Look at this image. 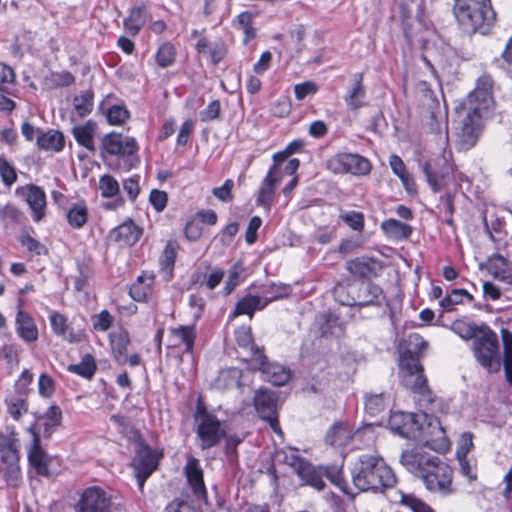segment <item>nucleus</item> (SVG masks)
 <instances>
[{"label": "nucleus", "instance_id": "nucleus-20", "mask_svg": "<svg viewBox=\"0 0 512 512\" xmlns=\"http://www.w3.org/2000/svg\"><path fill=\"white\" fill-rule=\"evenodd\" d=\"M346 268L351 274L355 276L361 278H371L376 277L379 274L383 268V265L379 260L367 256H362L348 261Z\"/></svg>", "mask_w": 512, "mask_h": 512}, {"label": "nucleus", "instance_id": "nucleus-60", "mask_svg": "<svg viewBox=\"0 0 512 512\" xmlns=\"http://www.w3.org/2000/svg\"><path fill=\"white\" fill-rule=\"evenodd\" d=\"M0 176L7 186H11L17 180L15 168L5 158H0Z\"/></svg>", "mask_w": 512, "mask_h": 512}, {"label": "nucleus", "instance_id": "nucleus-13", "mask_svg": "<svg viewBox=\"0 0 512 512\" xmlns=\"http://www.w3.org/2000/svg\"><path fill=\"white\" fill-rule=\"evenodd\" d=\"M487 117L486 115H480V113L467 111L456 134L460 149L468 150L476 144L482 129L483 119Z\"/></svg>", "mask_w": 512, "mask_h": 512}, {"label": "nucleus", "instance_id": "nucleus-25", "mask_svg": "<svg viewBox=\"0 0 512 512\" xmlns=\"http://www.w3.org/2000/svg\"><path fill=\"white\" fill-rule=\"evenodd\" d=\"M4 464L2 471L8 485L18 487L21 483V471L18 452H5L1 456Z\"/></svg>", "mask_w": 512, "mask_h": 512}, {"label": "nucleus", "instance_id": "nucleus-36", "mask_svg": "<svg viewBox=\"0 0 512 512\" xmlns=\"http://www.w3.org/2000/svg\"><path fill=\"white\" fill-rule=\"evenodd\" d=\"M351 439V429L343 423L334 424L326 435V442L334 447L346 446Z\"/></svg>", "mask_w": 512, "mask_h": 512}, {"label": "nucleus", "instance_id": "nucleus-31", "mask_svg": "<svg viewBox=\"0 0 512 512\" xmlns=\"http://www.w3.org/2000/svg\"><path fill=\"white\" fill-rule=\"evenodd\" d=\"M489 271L495 279L508 287L512 286V270L503 256L495 255L489 260Z\"/></svg>", "mask_w": 512, "mask_h": 512}, {"label": "nucleus", "instance_id": "nucleus-5", "mask_svg": "<svg viewBox=\"0 0 512 512\" xmlns=\"http://www.w3.org/2000/svg\"><path fill=\"white\" fill-rule=\"evenodd\" d=\"M194 420L198 446L202 450L215 447L225 436V429L220 420L212 413L206 411L204 407H197Z\"/></svg>", "mask_w": 512, "mask_h": 512}, {"label": "nucleus", "instance_id": "nucleus-26", "mask_svg": "<svg viewBox=\"0 0 512 512\" xmlns=\"http://www.w3.org/2000/svg\"><path fill=\"white\" fill-rule=\"evenodd\" d=\"M363 79L362 73L354 74L352 86L345 96V103L351 110H358L365 105L366 89Z\"/></svg>", "mask_w": 512, "mask_h": 512}, {"label": "nucleus", "instance_id": "nucleus-40", "mask_svg": "<svg viewBox=\"0 0 512 512\" xmlns=\"http://www.w3.org/2000/svg\"><path fill=\"white\" fill-rule=\"evenodd\" d=\"M68 224L75 229L82 228L88 221V209L84 203H74L66 210Z\"/></svg>", "mask_w": 512, "mask_h": 512}, {"label": "nucleus", "instance_id": "nucleus-44", "mask_svg": "<svg viewBox=\"0 0 512 512\" xmlns=\"http://www.w3.org/2000/svg\"><path fill=\"white\" fill-rule=\"evenodd\" d=\"M502 341L504 347L503 365L505 378L509 384H512V333L503 329Z\"/></svg>", "mask_w": 512, "mask_h": 512}, {"label": "nucleus", "instance_id": "nucleus-42", "mask_svg": "<svg viewBox=\"0 0 512 512\" xmlns=\"http://www.w3.org/2000/svg\"><path fill=\"white\" fill-rule=\"evenodd\" d=\"M153 278H144L139 276L137 281L130 287V296L138 302H145L152 294Z\"/></svg>", "mask_w": 512, "mask_h": 512}, {"label": "nucleus", "instance_id": "nucleus-30", "mask_svg": "<svg viewBox=\"0 0 512 512\" xmlns=\"http://www.w3.org/2000/svg\"><path fill=\"white\" fill-rule=\"evenodd\" d=\"M65 139L61 132L57 130L39 131L37 136V146L46 151L59 152L64 148Z\"/></svg>", "mask_w": 512, "mask_h": 512}, {"label": "nucleus", "instance_id": "nucleus-50", "mask_svg": "<svg viewBox=\"0 0 512 512\" xmlns=\"http://www.w3.org/2000/svg\"><path fill=\"white\" fill-rule=\"evenodd\" d=\"M452 331L464 340L472 339L475 340L482 327H478L474 324L467 323L462 320L454 321L451 326Z\"/></svg>", "mask_w": 512, "mask_h": 512}, {"label": "nucleus", "instance_id": "nucleus-7", "mask_svg": "<svg viewBox=\"0 0 512 512\" xmlns=\"http://www.w3.org/2000/svg\"><path fill=\"white\" fill-rule=\"evenodd\" d=\"M74 509L75 512H116L111 495L99 486L84 489Z\"/></svg>", "mask_w": 512, "mask_h": 512}, {"label": "nucleus", "instance_id": "nucleus-17", "mask_svg": "<svg viewBox=\"0 0 512 512\" xmlns=\"http://www.w3.org/2000/svg\"><path fill=\"white\" fill-rule=\"evenodd\" d=\"M102 148L110 155L129 157L137 152L138 145L132 137H123L118 133H110L103 137Z\"/></svg>", "mask_w": 512, "mask_h": 512}, {"label": "nucleus", "instance_id": "nucleus-1", "mask_svg": "<svg viewBox=\"0 0 512 512\" xmlns=\"http://www.w3.org/2000/svg\"><path fill=\"white\" fill-rule=\"evenodd\" d=\"M351 476L354 486L362 492H384L396 483V476L377 454H362L355 461Z\"/></svg>", "mask_w": 512, "mask_h": 512}, {"label": "nucleus", "instance_id": "nucleus-28", "mask_svg": "<svg viewBox=\"0 0 512 512\" xmlns=\"http://www.w3.org/2000/svg\"><path fill=\"white\" fill-rule=\"evenodd\" d=\"M28 461L31 467L36 470L37 474L44 477L51 476L52 473L48 468L51 462V458L43 450L40 444L31 445L30 449L28 450Z\"/></svg>", "mask_w": 512, "mask_h": 512}, {"label": "nucleus", "instance_id": "nucleus-23", "mask_svg": "<svg viewBox=\"0 0 512 512\" xmlns=\"http://www.w3.org/2000/svg\"><path fill=\"white\" fill-rule=\"evenodd\" d=\"M170 341L174 347L184 346L186 353H193L196 339L195 325H180L169 329Z\"/></svg>", "mask_w": 512, "mask_h": 512}, {"label": "nucleus", "instance_id": "nucleus-21", "mask_svg": "<svg viewBox=\"0 0 512 512\" xmlns=\"http://www.w3.org/2000/svg\"><path fill=\"white\" fill-rule=\"evenodd\" d=\"M141 235L142 229L129 220L114 228L110 232L109 238L121 246H132L140 239Z\"/></svg>", "mask_w": 512, "mask_h": 512}, {"label": "nucleus", "instance_id": "nucleus-12", "mask_svg": "<svg viewBox=\"0 0 512 512\" xmlns=\"http://www.w3.org/2000/svg\"><path fill=\"white\" fill-rule=\"evenodd\" d=\"M254 361L251 363L254 369L261 371L263 379L274 386H283L291 378L290 369L278 363H271L264 352H255Z\"/></svg>", "mask_w": 512, "mask_h": 512}, {"label": "nucleus", "instance_id": "nucleus-10", "mask_svg": "<svg viewBox=\"0 0 512 512\" xmlns=\"http://www.w3.org/2000/svg\"><path fill=\"white\" fill-rule=\"evenodd\" d=\"M328 168L336 174L367 175L371 171V164L359 154L340 153L328 161Z\"/></svg>", "mask_w": 512, "mask_h": 512}, {"label": "nucleus", "instance_id": "nucleus-58", "mask_svg": "<svg viewBox=\"0 0 512 512\" xmlns=\"http://www.w3.org/2000/svg\"><path fill=\"white\" fill-rule=\"evenodd\" d=\"M401 368L405 374L423 372L419 357L405 352L401 357Z\"/></svg>", "mask_w": 512, "mask_h": 512}, {"label": "nucleus", "instance_id": "nucleus-59", "mask_svg": "<svg viewBox=\"0 0 512 512\" xmlns=\"http://www.w3.org/2000/svg\"><path fill=\"white\" fill-rule=\"evenodd\" d=\"M428 343L417 333H412L408 337L407 353L420 356L427 348Z\"/></svg>", "mask_w": 512, "mask_h": 512}, {"label": "nucleus", "instance_id": "nucleus-34", "mask_svg": "<svg viewBox=\"0 0 512 512\" xmlns=\"http://www.w3.org/2000/svg\"><path fill=\"white\" fill-rule=\"evenodd\" d=\"M404 385L411 389L413 392L426 397L428 402H431V391L427 385V380L423 375V372L404 374L403 375Z\"/></svg>", "mask_w": 512, "mask_h": 512}, {"label": "nucleus", "instance_id": "nucleus-62", "mask_svg": "<svg viewBox=\"0 0 512 512\" xmlns=\"http://www.w3.org/2000/svg\"><path fill=\"white\" fill-rule=\"evenodd\" d=\"M114 317L107 310H102L99 314L92 317L93 328L97 331H107L112 323Z\"/></svg>", "mask_w": 512, "mask_h": 512}, {"label": "nucleus", "instance_id": "nucleus-39", "mask_svg": "<svg viewBox=\"0 0 512 512\" xmlns=\"http://www.w3.org/2000/svg\"><path fill=\"white\" fill-rule=\"evenodd\" d=\"M382 230L396 240L407 239L412 233V227L396 219H387L381 224Z\"/></svg>", "mask_w": 512, "mask_h": 512}, {"label": "nucleus", "instance_id": "nucleus-64", "mask_svg": "<svg viewBox=\"0 0 512 512\" xmlns=\"http://www.w3.org/2000/svg\"><path fill=\"white\" fill-rule=\"evenodd\" d=\"M318 91V86L313 81H305L294 86V93L297 100L302 101L308 95L315 94Z\"/></svg>", "mask_w": 512, "mask_h": 512}, {"label": "nucleus", "instance_id": "nucleus-4", "mask_svg": "<svg viewBox=\"0 0 512 512\" xmlns=\"http://www.w3.org/2000/svg\"><path fill=\"white\" fill-rule=\"evenodd\" d=\"M335 296L341 304L347 306H380L383 291L374 283L362 281L352 283L347 288L336 287Z\"/></svg>", "mask_w": 512, "mask_h": 512}, {"label": "nucleus", "instance_id": "nucleus-15", "mask_svg": "<svg viewBox=\"0 0 512 512\" xmlns=\"http://www.w3.org/2000/svg\"><path fill=\"white\" fill-rule=\"evenodd\" d=\"M388 424L394 433L403 438L415 440L420 437L421 424L413 413L393 412L389 417Z\"/></svg>", "mask_w": 512, "mask_h": 512}, {"label": "nucleus", "instance_id": "nucleus-53", "mask_svg": "<svg viewBox=\"0 0 512 512\" xmlns=\"http://www.w3.org/2000/svg\"><path fill=\"white\" fill-rule=\"evenodd\" d=\"M105 115L111 125H121L130 117L129 111L123 105H112L107 108Z\"/></svg>", "mask_w": 512, "mask_h": 512}, {"label": "nucleus", "instance_id": "nucleus-33", "mask_svg": "<svg viewBox=\"0 0 512 512\" xmlns=\"http://www.w3.org/2000/svg\"><path fill=\"white\" fill-rule=\"evenodd\" d=\"M95 128L96 124L94 122L88 121L84 125H77L72 129L73 136L77 143L91 152L95 151Z\"/></svg>", "mask_w": 512, "mask_h": 512}, {"label": "nucleus", "instance_id": "nucleus-56", "mask_svg": "<svg viewBox=\"0 0 512 512\" xmlns=\"http://www.w3.org/2000/svg\"><path fill=\"white\" fill-rule=\"evenodd\" d=\"M99 190L102 197L111 198L118 194L119 184L112 176L103 175L99 180Z\"/></svg>", "mask_w": 512, "mask_h": 512}, {"label": "nucleus", "instance_id": "nucleus-37", "mask_svg": "<svg viewBox=\"0 0 512 512\" xmlns=\"http://www.w3.org/2000/svg\"><path fill=\"white\" fill-rule=\"evenodd\" d=\"M260 293L262 302L266 307L272 301L288 297L291 293V288L286 284L272 282L268 285H263Z\"/></svg>", "mask_w": 512, "mask_h": 512}, {"label": "nucleus", "instance_id": "nucleus-38", "mask_svg": "<svg viewBox=\"0 0 512 512\" xmlns=\"http://www.w3.org/2000/svg\"><path fill=\"white\" fill-rule=\"evenodd\" d=\"M236 342L239 347L244 348L248 352V360L252 363L254 361L255 352H263V348H260L254 344L251 328L249 326H241L235 331Z\"/></svg>", "mask_w": 512, "mask_h": 512}, {"label": "nucleus", "instance_id": "nucleus-27", "mask_svg": "<svg viewBox=\"0 0 512 512\" xmlns=\"http://www.w3.org/2000/svg\"><path fill=\"white\" fill-rule=\"evenodd\" d=\"M16 332L26 342L38 339V329L33 318L23 310H19L16 315Z\"/></svg>", "mask_w": 512, "mask_h": 512}, {"label": "nucleus", "instance_id": "nucleus-29", "mask_svg": "<svg viewBox=\"0 0 512 512\" xmlns=\"http://www.w3.org/2000/svg\"><path fill=\"white\" fill-rule=\"evenodd\" d=\"M130 342V336L127 331L122 330L110 335L111 349L117 364H127V348Z\"/></svg>", "mask_w": 512, "mask_h": 512}, {"label": "nucleus", "instance_id": "nucleus-32", "mask_svg": "<svg viewBox=\"0 0 512 512\" xmlns=\"http://www.w3.org/2000/svg\"><path fill=\"white\" fill-rule=\"evenodd\" d=\"M265 308L262 298L260 296H255L248 294L241 298L235 305L234 311L231 314V317H237L239 315H248L250 318L253 317V314L256 310H262Z\"/></svg>", "mask_w": 512, "mask_h": 512}, {"label": "nucleus", "instance_id": "nucleus-52", "mask_svg": "<svg viewBox=\"0 0 512 512\" xmlns=\"http://www.w3.org/2000/svg\"><path fill=\"white\" fill-rule=\"evenodd\" d=\"M175 56V47L170 43H163L156 53V62L160 67L166 68L174 63Z\"/></svg>", "mask_w": 512, "mask_h": 512}, {"label": "nucleus", "instance_id": "nucleus-35", "mask_svg": "<svg viewBox=\"0 0 512 512\" xmlns=\"http://www.w3.org/2000/svg\"><path fill=\"white\" fill-rule=\"evenodd\" d=\"M320 335L323 337H339L343 333V327L337 316L323 314L317 320Z\"/></svg>", "mask_w": 512, "mask_h": 512}, {"label": "nucleus", "instance_id": "nucleus-45", "mask_svg": "<svg viewBox=\"0 0 512 512\" xmlns=\"http://www.w3.org/2000/svg\"><path fill=\"white\" fill-rule=\"evenodd\" d=\"M96 368L97 367L93 356L90 354H85L82 357L80 363L69 365L68 371L90 379L95 374Z\"/></svg>", "mask_w": 512, "mask_h": 512}, {"label": "nucleus", "instance_id": "nucleus-57", "mask_svg": "<svg viewBox=\"0 0 512 512\" xmlns=\"http://www.w3.org/2000/svg\"><path fill=\"white\" fill-rule=\"evenodd\" d=\"M50 323L55 334L62 336L69 341H73L72 337H68L66 335L68 325L66 318L62 314L58 312H52L50 314Z\"/></svg>", "mask_w": 512, "mask_h": 512}, {"label": "nucleus", "instance_id": "nucleus-9", "mask_svg": "<svg viewBox=\"0 0 512 512\" xmlns=\"http://www.w3.org/2000/svg\"><path fill=\"white\" fill-rule=\"evenodd\" d=\"M438 150L440 154L435 158L429 159L422 166L426 181L434 192H438L441 189L440 180L453 171L451 152L447 150V147L440 148L438 146Z\"/></svg>", "mask_w": 512, "mask_h": 512}, {"label": "nucleus", "instance_id": "nucleus-16", "mask_svg": "<svg viewBox=\"0 0 512 512\" xmlns=\"http://www.w3.org/2000/svg\"><path fill=\"white\" fill-rule=\"evenodd\" d=\"M254 407L259 416L266 420L275 432H280L277 419V399L273 392L259 389L254 396Z\"/></svg>", "mask_w": 512, "mask_h": 512}, {"label": "nucleus", "instance_id": "nucleus-2", "mask_svg": "<svg viewBox=\"0 0 512 512\" xmlns=\"http://www.w3.org/2000/svg\"><path fill=\"white\" fill-rule=\"evenodd\" d=\"M454 15L467 31L476 32L485 24L490 26L495 20V12L490 0H454Z\"/></svg>", "mask_w": 512, "mask_h": 512}, {"label": "nucleus", "instance_id": "nucleus-55", "mask_svg": "<svg viewBox=\"0 0 512 512\" xmlns=\"http://www.w3.org/2000/svg\"><path fill=\"white\" fill-rule=\"evenodd\" d=\"M14 82V70L10 66L0 63V91L6 92L8 95H12Z\"/></svg>", "mask_w": 512, "mask_h": 512}, {"label": "nucleus", "instance_id": "nucleus-14", "mask_svg": "<svg viewBox=\"0 0 512 512\" xmlns=\"http://www.w3.org/2000/svg\"><path fill=\"white\" fill-rule=\"evenodd\" d=\"M137 478L139 489L142 490L144 483L157 468L158 459L155 452L145 444H138L136 455L132 463Z\"/></svg>", "mask_w": 512, "mask_h": 512}, {"label": "nucleus", "instance_id": "nucleus-47", "mask_svg": "<svg viewBox=\"0 0 512 512\" xmlns=\"http://www.w3.org/2000/svg\"><path fill=\"white\" fill-rule=\"evenodd\" d=\"M44 435L50 437L54 429L61 424L62 412L58 406H51L44 415Z\"/></svg>", "mask_w": 512, "mask_h": 512}, {"label": "nucleus", "instance_id": "nucleus-49", "mask_svg": "<svg viewBox=\"0 0 512 512\" xmlns=\"http://www.w3.org/2000/svg\"><path fill=\"white\" fill-rule=\"evenodd\" d=\"M387 408V399L383 393L366 397L365 410L370 416H378Z\"/></svg>", "mask_w": 512, "mask_h": 512}, {"label": "nucleus", "instance_id": "nucleus-24", "mask_svg": "<svg viewBox=\"0 0 512 512\" xmlns=\"http://www.w3.org/2000/svg\"><path fill=\"white\" fill-rule=\"evenodd\" d=\"M427 125L430 133L435 135L437 146L440 148L448 147L449 135L446 115L442 114L440 111L431 112Z\"/></svg>", "mask_w": 512, "mask_h": 512}, {"label": "nucleus", "instance_id": "nucleus-63", "mask_svg": "<svg viewBox=\"0 0 512 512\" xmlns=\"http://www.w3.org/2000/svg\"><path fill=\"white\" fill-rule=\"evenodd\" d=\"M473 434L464 432L461 434L456 450V457H467L468 453L473 449Z\"/></svg>", "mask_w": 512, "mask_h": 512}, {"label": "nucleus", "instance_id": "nucleus-3", "mask_svg": "<svg viewBox=\"0 0 512 512\" xmlns=\"http://www.w3.org/2000/svg\"><path fill=\"white\" fill-rule=\"evenodd\" d=\"M472 351L477 362L489 372H498L501 367L500 343L497 334L488 326H482L472 342Z\"/></svg>", "mask_w": 512, "mask_h": 512}, {"label": "nucleus", "instance_id": "nucleus-46", "mask_svg": "<svg viewBox=\"0 0 512 512\" xmlns=\"http://www.w3.org/2000/svg\"><path fill=\"white\" fill-rule=\"evenodd\" d=\"M73 107L80 117L88 115L93 108V92L83 91L73 99Z\"/></svg>", "mask_w": 512, "mask_h": 512}, {"label": "nucleus", "instance_id": "nucleus-11", "mask_svg": "<svg viewBox=\"0 0 512 512\" xmlns=\"http://www.w3.org/2000/svg\"><path fill=\"white\" fill-rule=\"evenodd\" d=\"M437 458L422 448H412L402 452L400 462L408 472L422 480Z\"/></svg>", "mask_w": 512, "mask_h": 512}, {"label": "nucleus", "instance_id": "nucleus-18", "mask_svg": "<svg viewBox=\"0 0 512 512\" xmlns=\"http://www.w3.org/2000/svg\"><path fill=\"white\" fill-rule=\"evenodd\" d=\"M184 473L194 497L207 503V490L199 460L190 456L184 467Z\"/></svg>", "mask_w": 512, "mask_h": 512}, {"label": "nucleus", "instance_id": "nucleus-22", "mask_svg": "<svg viewBox=\"0 0 512 512\" xmlns=\"http://www.w3.org/2000/svg\"><path fill=\"white\" fill-rule=\"evenodd\" d=\"M280 181L281 177L275 175V167H271L258 190L256 204L263 206L266 210H270L277 184Z\"/></svg>", "mask_w": 512, "mask_h": 512}, {"label": "nucleus", "instance_id": "nucleus-8", "mask_svg": "<svg viewBox=\"0 0 512 512\" xmlns=\"http://www.w3.org/2000/svg\"><path fill=\"white\" fill-rule=\"evenodd\" d=\"M452 474V468L438 457L421 481L430 492L447 496L454 493Z\"/></svg>", "mask_w": 512, "mask_h": 512}, {"label": "nucleus", "instance_id": "nucleus-51", "mask_svg": "<svg viewBox=\"0 0 512 512\" xmlns=\"http://www.w3.org/2000/svg\"><path fill=\"white\" fill-rule=\"evenodd\" d=\"M427 29V25L423 19L422 12L418 13L417 16L409 22L403 20V30L408 41H412L419 33Z\"/></svg>", "mask_w": 512, "mask_h": 512}, {"label": "nucleus", "instance_id": "nucleus-61", "mask_svg": "<svg viewBox=\"0 0 512 512\" xmlns=\"http://www.w3.org/2000/svg\"><path fill=\"white\" fill-rule=\"evenodd\" d=\"M400 502L410 507L413 512H433L427 504L412 495L400 493Z\"/></svg>", "mask_w": 512, "mask_h": 512}, {"label": "nucleus", "instance_id": "nucleus-48", "mask_svg": "<svg viewBox=\"0 0 512 512\" xmlns=\"http://www.w3.org/2000/svg\"><path fill=\"white\" fill-rule=\"evenodd\" d=\"M323 471V476L325 475L331 483L336 485L341 491L346 494L352 495L347 490V483L343 478L342 466L338 465H330V466H321Z\"/></svg>", "mask_w": 512, "mask_h": 512}, {"label": "nucleus", "instance_id": "nucleus-54", "mask_svg": "<svg viewBox=\"0 0 512 512\" xmlns=\"http://www.w3.org/2000/svg\"><path fill=\"white\" fill-rule=\"evenodd\" d=\"M464 298L471 301L473 296L465 289H453L450 294L440 301V306L444 309L450 310L454 305L462 303Z\"/></svg>", "mask_w": 512, "mask_h": 512}, {"label": "nucleus", "instance_id": "nucleus-19", "mask_svg": "<svg viewBox=\"0 0 512 512\" xmlns=\"http://www.w3.org/2000/svg\"><path fill=\"white\" fill-rule=\"evenodd\" d=\"M32 211V218L39 222L45 215L46 195L44 190L36 185H26L18 189Z\"/></svg>", "mask_w": 512, "mask_h": 512}, {"label": "nucleus", "instance_id": "nucleus-43", "mask_svg": "<svg viewBox=\"0 0 512 512\" xmlns=\"http://www.w3.org/2000/svg\"><path fill=\"white\" fill-rule=\"evenodd\" d=\"M146 7L138 5L131 9L130 15L124 20V27L132 34L139 33L145 24Z\"/></svg>", "mask_w": 512, "mask_h": 512}, {"label": "nucleus", "instance_id": "nucleus-6", "mask_svg": "<svg viewBox=\"0 0 512 512\" xmlns=\"http://www.w3.org/2000/svg\"><path fill=\"white\" fill-rule=\"evenodd\" d=\"M494 81L491 75L484 73L476 81L475 89L469 93L463 104L462 111H473L480 115L489 116L494 106Z\"/></svg>", "mask_w": 512, "mask_h": 512}, {"label": "nucleus", "instance_id": "nucleus-41", "mask_svg": "<svg viewBox=\"0 0 512 512\" xmlns=\"http://www.w3.org/2000/svg\"><path fill=\"white\" fill-rule=\"evenodd\" d=\"M298 476L307 485L317 490H322L325 486V482L323 480V471L321 467L316 468L310 463H307L298 473Z\"/></svg>", "mask_w": 512, "mask_h": 512}]
</instances>
